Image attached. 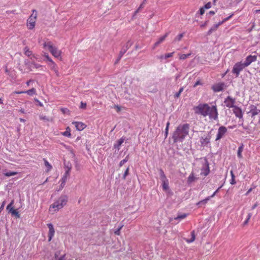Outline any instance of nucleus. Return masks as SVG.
<instances>
[{"instance_id": "f257e3e1", "label": "nucleus", "mask_w": 260, "mask_h": 260, "mask_svg": "<svg viewBox=\"0 0 260 260\" xmlns=\"http://www.w3.org/2000/svg\"><path fill=\"white\" fill-rule=\"evenodd\" d=\"M195 114L204 117L209 116L210 119L217 120L218 113L217 107L213 105L210 107L208 104H200L193 108Z\"/></svg>"}, {"instance_id": "f03ea898", "label": "nucleus", "mask_w": 260, "mask_h": 260, "mask_svg": "<svg viewBox=\"0 0 260 260\" xmlns=\"http://www.w3.org/2000/svg\"><path fill=\"white\" fill-rule=\"evenodd\" d=\"M189 124L185 123L179 125L173 135V139L174 142L182 141L188 134Z\"/></svg>"}, {"instance_id": "7ed1b4c3", "label": "nucleus", "mask_w": 260, "mask_h": 260, "mask_svg": "<svg viewBox=\"0 0 260 260\" xmlns=\"http://www.w3.org/2000/svg\"><path fill=\"white\" fill-rule=\"evenodd\" d=\"M68 200V197L67 195H61L59 198L52 204L50 207L55 209V210H58L64 206Z\"/></svg>"}, {"instance_id": "20e7f679", "label": "nucleus", "mask_w": 260, "mask_h": 260, "mask_svg": "<svg viewBox=\"0 0 260 260\" xmlns=\"http://www.w3.org/2000/svg\"><path fill=\"white\" fill-rule=\"evenodd\" d=\"M37 18V11L34 9L32 11V14L27 20V26L29 29H32L35 27Z\"/></svg>"}, {"instance_id": "39448f33", "label": "nucleus", "mask_w": 260, "mask_h": 260, "mask_svg": "<svg viewBox=\"0 0 260 260\" xmlns=\"http://www.w3.org/2000/svg\"><path fill=\"white\" fill-rule=\"evenodd\" d=\"M44 47H47L48 50L55 57H58L60 55V51L58 50L55 47L53 46L50 42H45L44 44Z\"/></svg>"}, {"instance_id": "423d86ee", "label": "nucleus", "mask_w": 260, "mask_h": 260, "mask_svg": "<svg viewBox=\"0 0 260 260\" xmlns=\"http://www.w3.org/2000/svg\"><path fill=\"white\" fill-rule=\"evenodd\" d=\"M245 66H244L243 63L241 62H238L235 63L232 70V73L236 74V77H238L240 72L244 68Z\"/></svg>"}, {"instance_id": "0eeeda50", "label": "nucleus", "mask_w": 260, "mask_h": 260, "mask_svg": "<svg viewBox=\"0 0 260 260\" xmlns=\"http://www.w3.org/2000/svg\"><path fill=\"white\" fill-rule=\"evenodd\" d=\"M210 173L209 164L207 158H205V164L201 169V175L207 176Z\"/></svg>"}, {"instance_id": "6e6552de", "label": "nucleus", "mask_w": 260, "mask_h": 260, "mask_svg": "<svg viewBox=\"0 0 260 260\" xmlns=\"http://www.w3.org/2000/svg\"><path fill=\"white\" fill-rule=\"evenodd\" d=\"M211 136L208 134L204 135L201 138L200 142L202 146H207L210 142Z\"/></svg>"}, {"instance_id": "1a4fd4ad", "label": "nucleus", "mask_w": 260, "mask_h": 260, "mask_svg": "<svg viewBox=\"0 0 260 260\" xmlns=\"http://www.w3.org/2000/svg\"><path fill=\"white\" fill-rule=\"evenodd\" d=\"M227 132V128L224 126H220L218 129V133L216 136V141L221 139L225 134Z\"/></svg>"}, {"instance_id": "9d476101", "label": "nucleus", "mask_w": 260, "mask_h": 260, "mask_svg": "<svg viewBox=\"0 0 260 260\" xmlns=\"http://www.w3.org/2000/svg\"><path fill=\"white\" fill-rule=\"evenodd\" d=\"M224 103L226 107L228 108H234L235 103V99L232 98L230 96H228L224 100Z\"/></svg>"}, {"instance_id": "9b49d317", "label": "nucleus", "mask_w": 260, "mask_h": 260, "mask_svg": "<svg viewBox=\"0 0 260 260\" xmlns=\"http://www.w3.org/2000/svg\"><path fill=\"white\" fill-rule=\"evenodd\" d=\"M257 59V56L256 55H248L246 57V59L243 63L244 66L246 67L249 66L252 62L255 61Z\"/></svg>"}, {"instance_id": "f8f14e48", "label": "nucleus", "mask_w": 260, "mask_h": 260, "mask_svg": "<svg viewBox=\"0 0 260 260\" xmlns=\"http://www.w3.org/2000/svg\"><path fill=\"white\" fill-rule=\"evenodd\" d=\"M133 42L131 40H128L125 44H124L120 51L119 52L120 56H123L126 51L132 46Z\"/></svg>"}, {"instance_id": "ddd939ff", "label": "nucleus", "mask_w": 260, "mask_h": 260, "mask_svg": "<svg viewBox=\"0 0 260 260\" xmlns=\"http://www.w3.org/2000/svg\"><path fill=\"white\" fill-rule=\"evenodd\" d=\"M224 86L223 82H220L213 85L212 89L215 92H219L223 90Z\"/></svg>"}, {"instance_id": "4468645a", "label": "nucleus", "mask_w": 260, "mask_h": 260, "mask_svg": "<svg viewBox=\"0 0 260 260\" xmlns=\"http://www.w3.org/2000/svg\"><path fill=\"white\" fill-rule=\"evenodd\" d=\"M48 228H49V233H48V241H50L53 237L54 236L55 231L53 228V225L52 223H48L47 224Z\"/></svg>"}, {"instance_id": "2eb2a0df", "label": "nucleus", "mask_w": 260, "mask_h": 260, "mask_svg": "<svg viewBox=\"0 0 260 260\" xmlns=\"http://www.w3.org/2000/svg\"><path fill=\"white\" fill-rule=\"evenodd\" d=\"M233 111L234 113L235 114V115L237 117H238L239 118H242V117H243L242 111L241 109H240L239 107L236 106L235 107H234V108H233Z\"/></svg>"}, {"instance_id": "dca6fc26", "label": "nucleus", "mask_w": 260, "mask_h": 260, "mask_svg": "<svg viewBox=\"0 0 260 260\" xmlns=\"http://www.w3.org/2000/svg\"><path fill=\"white\" fill-rule=\"evenodd\" d=\"M60 254V251H57L54 253V256L51 258L50 260H65L66 254H63L60 256L59 255Z\"/></svg>"}, {"instance_id": "f3484780", "label": "nucleus", "mask_w": 260, "mask_h": 260, "mask_svg": "<svg viewBox=\"0 0 260 260\" xmlns=\"http://www.w3.org/2000/svg\"><path fill=\"white\" fill-rule=\"evenodd\" d=\"M249 113H251L252 117H254L260 113V110L257 109L256 107L254 105H251L250 106Z\"/></svg>"}, {"instance_id": "a211bd4d", "label": "nucleus", "mask_w": 260, "mask_h": 260, "mask_svg": "<svg viewBox=\"0 0 260 260\" xmlns=\"http://www.w3.org/2000/svg\"><path fill=\"white\" fill-rule=\"evenodd\" d=\"M76 127L77 129L80 131L85 128L86 125L81 122H73L72 123Z\"/></svg>"}, {"instance_id": "6ab92c4d", "label": "nucleus", "mask_w": 260, "mask_h": 260, "mask_svg": "<svg viewBox=\"0 0 260 260\" xmlns=\"http://www.w3.org/2000/svg\"><path fill=\"white\" fill-rule=\"evenodd\" d=\"M48 65L50 69L55 72L56 76H59V72L57 69L56 65L52 60H50V62L48 63Z\"/></svg>"}, {"instance_id": "aec40b11", "label": "nucleus", "mask_w": 260, "mask_h": 260, "mask_svg": "<svg viewBox=\"0 0 260 260\" xmlns=\"http://www.w3.org/2000/svg\"><path fill=\"white\" fill-rule=\"evenodd\" d=\"M169 34V32H167L164 36L160 37L159 40L155 42V43L154 44V46L153 47V49H154L155 47H156L157 46H158L161 43H162L166 38V37L168 36Z\"/></svg>"}, {"instance_id": "412c9836", "label": "nucleus", "mask_w": 260, "mask_h": 260, "mask_svg": "<svg viewBox=\"0 0 260 260\" xmlns=\"http://www.w3.org/2000/svg\"><path fill=\"white\" fill-rule=\"evenodd\" d=\"M222 24V22H218V23L214 24L207 32V35L209 36L213 32L216 31L218 27Z\"/></svg>"}, {"instance_id": "4be33fe9", "label": "nucleus", "mask_w": 260, "mask_h": 260, "mask_svg": "<svg viewBox=\"0 0 260 260\" xmlns=\"http://www.w3.org/2000/svg\"><path fill=\"white\" fill-rule=\"evenodd\" d=\"M211 198L210 197H208L206 199L197 203V205L199 206V207H204L205 205L207 203V202L210 200Z\"/></svg>"}, {"instance_id": "5701e85b", "label": "nucleus", "mask_w": 260, "mask_h": 260, "mask_svg": "<svg viewBox=\"0 0 260 260\" xmlns=\"http://www.w3.org/2000/svg\"><path fill=\"white\" fill-rule=\"evenodd\" d=\"M124 140L125 138L122 137L121 139H120L117 141L116 143L114 144V147L116 149H117L119 150L120 149V147L121 145L123 143Z\"/></svg>"}, {"instance_id": "b1692460", "label": "nucleus", "mask_w": 260, "mask_h": 260, "mask_svg": "<svg viewBox=\"0 0 260 260\" xmlns=\"http://www.w3.org/2000/svg\"><path fill=\"white\" fill-rule=\"evenodd\" d=\"M14 203V201L12 200L10 203L7 206V210L8 211L9 213H11V212L14 209L13 206Z\"/></svg>"}, {"instance_id": "393cba45", "label": "nucleus", "mask_w": 260, "mask_h": 260, "mask_svg": "<svg viewBox=\"0 0 260 260\" xmlns=\"http://www.w3.org/2000/svg\"><path fill=\"white\" fill-rule=\"evenodd\" d=\"M191 238L190 239L186 240V242H188V243H191V242H193L194 241L195 238H196L194 231H192L191 232Z\"/></svg>"}, {"instance_id": "a878e982", "label": "nucleus", "mask_w": 260, "mask_h": 260, "mask_svg": "<svg viewBox=\"0 0 260 260\" xmlns=\"http://www.w3.org/2000/svg\"><path fill=\"white\" fill-rule=\"evenodd\" d=\"M45 166L47 168V172H49L52 169V166L49 163V162L45 159L43 158Z\"/></svg>"}, {"instance_id": "bb28decb", "label": "nucleus", "mask_w": 260, "mask_h": 260, "mask_svg": "<svg viewBox=\"0 0 260 260\" xmlns=\"http://www.w3.org/2000/svg\"><path fill=\"white\" fill-rule=\"evenodd\" d=\"M243 150V145L242 144L239 147L237 154L239 158H241L242 157V152Z\"/></svg>"}, {"instance_id": "cd10ccee", "label": "nucleus", "mask_w": 260, "mask_h": 260, "mask_svg": "<svg viewBox=\"0 0 260 260\" xmlns=\"http://www.w3.org/2000/svg\"><path fill=\"white\" fill-rule=\"evenodd\" d=\"M196 179V178L194 176L193 174L192 173L191 174H190V175L188 177L187 182L188 183H191V182H193Z\"/></svg>"}, {"instance_id": "c85d7f7f", "label": "nucleus", "mask_w": 260, "mask_h": 260, "mask_svg": "<svg viewBox=\"0 0 260 260\" xmlns=\"http://www.w3.org/2000/svg\"><path fill=\"white\" fill-rule=\"evenodd\" d=\"M230 173H231V177H232V178L231 179V181H230V183L232 184V185H234L235 184H236V182L235 181V176L234 174V173H233V171L232 170L230 172Z\"/></svg>"}, {"instance_id": "c756f323", "label": "nucleus", "mask_w": 260, "mask_h": 260, "mask_svg": "<svg viewBox=\"0 0 260 260\" xmlns=\"http://www.w3.org/2000/svg\"><path fill=\"white\" fill-rule=\"evenodd\" d=\"M162 189L164 190H167L169 188V181H166L165 182H162Z\"/></svg>"}, {"instance_id": "7c9ffc66", "label": "nucleus", "mask_w": 260, "mask_h": 260, "mask_svg": "<svg viewBox=\"0 0 260 260\" xmlns=\"http://www.w3.org/2000/svg\"><path fill=\"white\" fill-rule=\"evenodd\" d=\"M11 213L12 216H15L16 218H19L20 217V215L19 212L14 209L11 212Z\"/></svg>"}, {"instance_id": "2f4dec72", "label": "nucleus", "mask_w": 260, "mask_h": 260, "mask_svg": "<svg viewBox=\"0 0 260 260\" xmlns=\"http://www.w3.org/2000/svg\"><path fill=\"white\" fill-rule=\"evenodd\" d=\"M129 156L127 155L126 157L121 160L119 162V166L120 167H122L125 162H126L128 160Z\"/></svg>"}, {"instance_id": "473e14b6", "label": "nucleus", "mask_w": 260, "mask_h": 260, "mask_svg": "<svg viewBox=\"0 0 260 260\" xmlns=\"http://www.w3.org/2000/svg\"><path fill=\"white\" fill-rule=\"evenodd\" d=\"M145 6V2H143L142 4L140 5L139 7L137 9V10L135 11V14H137L138 13L140 12L141 10Z\"/></svg>"}, {"instance_id": "72a5a7b5", "label": "nucleus", "mask_w": 260, "mask_h": 260, "mask_svg": "<svg viewBox=\"0 0 260 260\" xmlns=\"http://www.w3.org/2000/svg\"><path fill=\"white\" fill-rule=\"evenodd\" d=\"M25 93H27L28 95H32L35 94H36V89L34 88L26 91H25Z\"/></svg>"}, {"instance_id": "f704fd0d", "label": "nucleus", "mask_w": 260, "mask_h": 260, "mask_svg": "<svg viewBox=\"0 0 260 260\" xmlns=\"http://www.w3.org/2000/svg\"><path fill=\"white\" fill-rule=\"evenodd\" d=\"M70 132V128H69V127H68L66 128V131L63 133V136L67 137H70L71 135Z\"/></svg>"}, {"instance_id": "c9c22d12", "label": "nucleus", "mask_w": 260, "mask_h": 260, "mask_svg": "<svg viewBox=\"0 0 260 260\" xmlns=\"http://www.w3.org/2000/svg\"><path fill=\"white\" fill-rule=\"evenodd\" d=\"M129 168L128 167L126 168V169L125 170V171L123 175L122 179L123 180H125L126 179V176L129 174Z\"/></svg>"}, {"instance_id": "e433bc0d", "label": "nucleus", "mask_w": 260, "mask_h": 260, "mask_svg": "<svg viewBox=\"0 0 260 260\" xmlns=\"http://www.w3.org/2000/svg\"><path fill=\"white\" fill-rule=\"evenodd\" d=\"M183 91V87H181L178 92H176L175 95H174V97L175 98H179L180 95V94L181 93V92Z\"/></svg>"}, {"instance_id": "4c0bfd02", "label": "nucleus", "mask_w": 260, "mask_h": 260, "mask_svg": "<svg viewBox=\"0 0 260 260\" xmlns=\"http://www.w3.org/2000/svg\"><path fill=\"white\" fill-rule=\"evenodd\" d=\"M186 216H187V215L186 214L184 213L183 214L178 215L176 218H175V220L182 219H184V218H185L186 217Z\"/></svg>"}, {"instance_id": "58836bf2", "label": "nucleus", "mask_w": 260, "mask_h": 260, "mask_svg": "<svg viewBox=\"0 0 260 260\" xmlns=\"http://www.w3.org/2000/svg\"><path fill=\"white\" fill-rule=\"evenodd\" d=\"M190 53H188V54H181L180 56V59H182V60H184V59H185L187 57H188V56H189L190 55Z\"/></svg>"}, {"instance_id": "ea45409f", "label": "nucleus", "mask_w": 260, "mask_h": 260, "mask_svg": "<svg viewBox=\"0 0 260 260\" xmlns=\"http://www.w3.org/2000/svg\"><path fill=\"white\" fill-rule=\"evenodd\" d=\"M17 174L15 172H9L5 173V175L7 177L15 175Z\"/></svg>"}, {"instance_id": "a19ab883", "label": "nucleus", "mask_w": 260, "mask_h": 260, "mask_svg": "<svg viewBox=\"0 0 260 260\" xmlns=\"http://www.w3.org/2000/svg\"><path fill=\"white\" fill-rule=\"evenodd\" d=\"M71 169V167H68V169L66 171L63 176H66V177L68 178V176H69L70 175V170Z\"/></svg>"}, {"instance_id": "79ce46f5", "label": "nucleus", "mask_w": 260, "mask_h": 260, "mask_svg": "<svg viewBox=\"0 0 260 260\" xmlns=\"http://www.w3.org/2000/svg\"><path fill=\"white\" fill-rule=\"evenodd\" d=\"M39 118L41 120H45L46 121H49V118L46 117V116L40 115Z\"/></svg>"}, {"instance_id": "37998d69", "label": "nucleus", "mask_w": 260, "mask_h": 260, "mask_svg": "<svg viewBox=\"0 0 260 260\" xmlns=\"http://www.w3.org/2000/svg\"><path fill=\"white\" fill-rule=\"evenodd\" d=\"M123 227V225H120L117 229L115 230L114 232V233L116 235H120V231Z\"/></svg>"}, {"instance_id": "c03bdc74", "label": "nucleus", "mask_w": 260, "mask_h": 260, "mask_svg": "<svg viewBox=\"0 0 260 260\" xmlns=\"http://www.w3.org/2000/svg\"><path fill=\"white\" fill-rule=\"evenodd\" d=\"M183 36V34L178 35L174 39V41H180Z\"/></svg>"}, {"instance_id": "a18cd8bd", "label": "nucleus", "mask_w": 260, "mask_h": 260, "mask_svg": "<svg viewBox=\"0 0 260 260\" xmlns=\"http://www.w3.org/2000/svg\"><path fill=\"white\" fill-rule=\"evenodd\" d=\"M60 110L63 114H68L70 112L67 108H61Z\"/></svg>"}, {"instance_id": "49530a36", "label": "nucleus", "mask_w": 260, "mask_h": 260, "mask_svg": "<svg viewBox=\"0 0 260 260\" xmlns=\"http://www.w3.org/2000/svg\"><path fill=\"white\" fill-rule=\"evenodd\" d=\"M24 54L25 55L29 57L32 55V51L29 50H27L24 52Z\"/></svg>"}, {"instance_id": "de8ad7c7", "label": "nucleus", "mask_w": 260, "mask_h": 260, "mask_svg": "<svg viewBox=\"0 0 260 260\" xmlns=\"http://www.w3.org/2000/svg\"><path fill=\"white\" fill-rule=\"evenodd\" d=\"M174 52L167 53L165 55V59H167L168 58L171 57L173 56Z\"/></svg>"}, {"instance_id": "09e8293b", "label": "nucleus", "mask_w": 260, "mask_h": 260, "mask_svg": "<svg viewBox=\"0 0 260 260\" xmlns=\"http://www.w3.org/2000/svg\"><path fill=\"white\" fill-rule=\"evenodd\" d=\"M251 213H249L248 214V216H247V219L245 220V221L244 222V224H246L248 222V220H249V219L250 218L251 216Z\"/></svg>"}, {"instance_id": "8fccbe9b", "label": "nucleus", "mask_w": 260, "mask_h": 260, "mask_svg": "<svg viewBox=\"0 0 260 260\" xmlns=\"http://www.w3.org/2000/svg\"><path fill=\"white\" fill-rule=\"evenodd\" d=\"M222 187V185H221L220 187H219L210 196L211 198L214 197L215 194L219 191V189Z\"/></svg>"}, {"instance_id": "3c124183", "label": "nucleus", "mask_w": 260, "mask_h": 260, "mask_svg": "<svg viewBox=\"0 0 260 260\" xmlns=\"http://www.w3.org/2000/svg\"><path fill=\"white\" fill-rule=\"evenodd\" d=\"M160 179L162 181V182L168 180L166 175L160 177Z\"/></svg>"}, {"instance_id": "603ef678", "label": "nucleus", "mask_w": 260, "mask_h": 260, "mask_svg": "<svg viewBox=\"0 0 260 260\" xmlns=\"http://www.w3.org/2000/svg\"><path fill=\"white\" fill-rule=\"evenodd\" d=\"M211 7V4L210 2H208V3H207L205 6H204V8L205 9H209Z\"/></svg>"}, {"instance_id": "864d4df0", "label": "nucleus", "mask_w": 260, "mask_h": 260, "mask_svg": "<svg viewBox=\"0 0 260 260\" xmlns=\"http://www.w3.org/2000/svg\"><path fill=\"white\" fill-rule=\"evenodd\" d=\"M159 174L160 177L165 175L164 171L161 169H159Z\"/></svg>"}, {"instance_id": "5fc2aeb1", "label": "nucleus", "mask_w": 260, "mask_h": 260, "mask_svg": "<svg viewBox=\"0 0 260 260\" xmlns=\"http://www.w3.org/2000/svg\"><path fill=\"white\" fill-rule=\"evenodd\" d=\"M86 103L81 102L80 108L82 109H85L86 108Z\"/></svg>"}, {"instance_id": "6e6d98bb", "label": "nucleus", "mask_w": 260, "mask_h": 260, "mask_svg": "<svg viewBox=\"0 0 260 260\" xmlns=\"http://www.w3.org/2000/svg\"><path fill=\"white\" fill-rule=\"evenodd\" d=\"M114 108L116 109L117 112H119L121 111V107L118 105H115Z\"/></svg>"}, {"instance_id": "4d7b16f0", "label": "nucleus", "mask_w": 260, "mask_h": 260, "mask_svg": "<svg viewBox=\"0 0 260 260\" xmlns=\"http://www.w3.org/2000/svg\"><path fill=\"white\" fill-rule=\"evenodd\" d=\"M205 8L204 7H202V8H201L200 9V10H199V12H200V14L201 15H203L205 13Z\"/></svg>"}, {"instance_id": "13d9d810", "label": "nucleus", "mask_w": 260, "mask_h": 260, "mask_svg": "<svg viewBox=\"0 0 260 260\" xmlns=\"http://www.w3.org/2000/svg\"><path fill=\"white\" fill-rule=\"evenodd\" d=\"M32 64L34 65V68H35L36 69H38L39 68L42 67L41 65L38 64V63H32Z\"/></svg>"}, {"instance_id": "bf43d9fd", "label": "nucleus", "mask_w": 260, "mask_h": 260, "mask_svg": "<svg viewBox=\"0 0 260 260\" xmlns=\"http://www.w3.org/2000/svg\"><path fill=\"white\" fill-rule=\"evenodd\" d=\"M233 15H230V16L224 18L222 21H221L220 22H222V24L224 22L228 21L230 18L232 17Z\"/></svg>"}, {"instance_id": "052dcab7", "label": "nucleus", "mask_w": 260, "mask_h": 260, "mask_svg": "<svg viewBox=\"0 0 260 260\" xmlns=\"http://www.w3.org/2000/svg\"><path fill=\"white\" fill-rule=\"evenodd\" d=\"M122 57V56H120V54L119 53L118 57L115 62V64L119 62V61L120 60V59Z\"/></svg>"}, {"instance_id": "680f3d73", "label": "nucleus", "mask_w": 260, "mask_h": 260, "mask_svg": "<svg viewBox=\"0 0 260 260\" xmlns=\"http://www.w3.org/2000/svg\"><path fill=\"white\" fill-rule=\"evenodd\" d=\"M67 177L66 176H63V177L61 179V182L63 183H66L67 180Z\"/></svg>"}, {"instance_id": "e2e57ef3", "label": "nucleus", "mask_w": 260, "mask_h": 260, "mask_svg": "<svg viewBox=\"0 0 260 260\" xmlns=\"http://www.w3.org/2000/svg\"><path fill=\"white\" fill-rule=\"evenodd\" d=\"M44 56L45 57V58L47 59V60L49 61V62H50V60H52L48 56V54L45 53L44 54Z\"/></svg>"}, {"instance_id": "0e129e2a", "label": "nucleus", "mask_w": 260, "mask_h": 260, "mask_svg": "<svg viewBox=\"0 0 260 260\" xmlns=\"http://www.w3.org/2000/svg\"><path fill=\"white\" fill-rule=\"evenodd\" d=\"M5 205V202H3L1 206L0 207V212L4 209V206Z\"/></svg>"}, {"instance_id": "69168bd1", "label": "nucleus", "mask_w": 260, "mask_h": 260, "mask_svg": "<svg viewBox=\"0 0 260 260\" xmlns=\"http://www.w3.org/2000/svg\"><path fill=\"white\" fill-rule=\"evenodd\" d=\"M258 206L257 203H255L252 206L251 209L252 210L254 209Z\"/></svg>"}, {"instance_id": "338daca9", "label": "nucleus", "mask_w": 260, "mask_h": 260, "mask_svg": "<svg viewBox=\"0 0 260 260\" xmlns=\"http://www.w3.org/2000/svg\"><path fill=\"white\" fill-rule=\"evenodd\" d=\"M168 130H169V128H168V127H166V129H165V137L166 138L167 137V135L168 134Z\"/></svg>"}, {"instance_id": "774afa93", "label": "nucleus", "mask_w": 260, "mask_h": 260, "mask_svg": "<svg viewBox=\"0 0 260 260\" xmlns=\"http://www.w3.org/2000/svg\"><path fill=\"white\" fill-rule=\"evenodd\" d=\"M65 183H63V182H61V183L60 186V189H62L64 187V186L65 185Z\"/></svg>"}]
</instances>
